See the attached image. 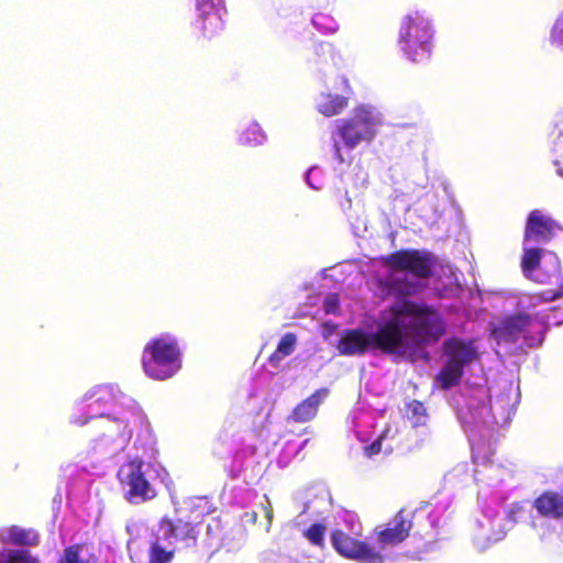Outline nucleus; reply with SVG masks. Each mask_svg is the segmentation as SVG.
<instances>
[{"instance_id": "nucleus-30", "label": "nucleus", "mask_w": 563, "mask_h": 563, "mask_svg": "<svg viewBox=\"0 0 563 563\" xmlns=\"http://www.w3.org/2000/svg\"><path fill=\"white\" fill-rule=\"evenodd\" d=\"M332 151H333L334 159L339 164H343L345 162V158L343 156L342 148L336 140H334V142H333Z\"/></svg>"}, {"instance_id": "nucleus-2", "label": "nucleus", "mask_w": 563, "mask_h": 563, "mask_svg": "<svg viewBox=\"0 0 563 563\" xmlns=\"http://www.w3.org/2000/svg\"><path fill=\"white\" fill-rule=\"evenodd\" d=\"M197 539L196 523L181 517L163 516L158 521V533L148 542L147 563H172L178 551L177 543L190 548L197 544Z\"/></svg>"}, {"instance_id": "nucleus-21", "label": "nucleus", "mask_w": 563, "mask_h": 563, "mask_svg": "<svg viewBox=\"0 0 563 563\" xmlns=\"http://www.w3.org/2000/svg\"><path fill=\"white\" fill-rule=\"evenodd\" d=\"M327 527L321 522H314L310 525L303 532L302 536L309 541V543L319 549H324L325 547V536Z\"/></svg>"}, {"instance_id": "nucleus-1", "label": "nucleus", "mask_w": 563, "mask_h": 563, "mask_svg": "<svg viewBox=\"0 0 563 563\" xmlns=\"http://www.w3.org/2000/svg\"><path fill=\"white\" fill-rule=\"evenodd\" d=\"M387 317L373 333L362 329L344 330L336 343L340 355H363L378 350L387 355L405 356L435 344L446 333V322L437 308L426 302L405 300L391 303Z\"/></svg>"}, {"instance_id": "nucleus-5", "label": "nucleus", "mask_w": 563, "mask_h": 563, "mask_svg": "<svg viewBox=\"0 0 563 563\" xmlns=\"http://www.w3.org/2000/svg\"><path fill=\"white\" fill-rule=\"evenodd\" d=\"M442 351L446 361L437 374L435 380L443 390H448L460 384L465 366L478 358V352L473 341H464L459 338L445 340Z\"/></svg>"}, {"instance_id": "nucleus-28", "label": "nucleus", "mask_w": 563, "mask_h": 563, "mask_svg": "<svg viewBox=\"0 0 563 563\" xmlns=\"http://www.w3.org/2000/svg\"><path fill=\"white\" fill-rule=\"evenodd\" d=\"M325 313H335L339 309V298L336 294H329L323 302Z\"/></svg>"}, {"instance_id": "nucleus-22", "label": "nucleus", "mask_w": 563, "mask_h": 563, "mask_svg": "<svg viewBox=\"0 0 563 563\" xmlns=\"http://www.w3.org/2000/svg\"><path fill=\"white\" fill-rule=\"evenodd\" d=\"M266 140L261 126L253 122L250 123L241 133L240 142L247 146H255L262 144Z\"/></svg>"}, {"instance_id": "nucleus-23", "label": "nucleus", "mask_w": 563, "mask_h": 563, "mask_svg": "<svg viewBox=\"0 0 563 563\" xmlns=\"http://www.w3.org/2000/svg\"><path fill=\"white\" fill-rule=\"evenodd\" d=\"M81 544L66 547L57 563H90L88 560L81 558Z\"/></svg>"}, {"instance_id": "nucleus-18", "label": "nucleus", "mask_w": 563, "mask_h": 563, "mask_svg": "<svg viewBox=\"0 0 563 563\" xmlns=\"http://www.w3.org/2000/svg\"><path fill=\"white\" fill-rule=\"evenodd\" d=\"M347 103L346 97L328 93L322 97L317 109L324 117H333L340 114L347 107Z\"/></svg>"}, {"instance_id": "nucleus-31", "label": "nucleus", "mask_w": 563, "mask_h": 563, "mask_svg": "<svg viewBox=\"0 0 563 563\" xmlns=\"http://www.w3.org/2000/svg\"><path fill=\"white\" fill-rule=\"evenodd\" d=\"M71 421L75 424L82 426L89 421V418H81L80 416H76Z\"/></svg>"}, {"instance_id": "nucleus-25", "label": "nucleus", "mask_w": 563, "mask_h": 563, "mask_svg": "<svg viewBox=\"0 0 563 563\" xmlns=\"http://www.w3.org/2000/svg\"><path fill=\"white\" fill-rule=\"evenodd\" d=\"M531 297L537 302L552 301V300L563 297V275H562L560 283L558 284L556 289L534 292Z\"/></svg>"}, {"instance_id": "nucleus-10", "label": "nucleus", "mask_w": 563, "mask_h": 563, "mask_svg": "<svg viewBox=\"0 0 563 563\" xmlns=\"http://www.w3.org/2000/svg\"><path fill=\"white\" fill-rule=\"evenodd\" d=\"M331 544L343 558L361 563H383L384 556L365 541L354 538L342 529L331 531Z\"/></svg>"}, {"instance_id": "nucleus-12", "label": "nucleus", "mask_w": 563, "mask_h": 563, "mask_svg": "<svg viewBox=\"0 0 563 563\" xmlns=\"http://www.w3.org/2000/svg\"><path fill=\"white\" fill-rule=\"evenodd\" d=\"M562 230L556 220L545 214L540 209H533L528 213L523 242L536 244H548L556 235L558 231Z\"/></svg>"}, {"instance_id": "nucleus-11", "label": "nucleus", "mask_w": 563, "mask_h": 563, "mask_svg": "<svg viewBox=\"0 0 563 563\" xmlns=\"http://www.w3.org/2000/svg\"><path fill=\"white\" fill-rule=\"evenodd\" d=\"M198 16L194 30L206 41L219 38L224 31L222 13L225 12L221 0H197Z\"/></svg>"}, {"instance_id": "nucleus-32", "label": "nucleus", "mask_w": 563, "mask_h": 563, "mask_svg": "<svg viewBox=\"0 0 563 563\" xmlns=\"http://www.w3.org/2000/svg\"><path fill=\"white\" fill-rule=\"evenodd\" d=\"M344 85L346 88H350L346 79H344Z\"/></svg>"}, {"instance_id": "nucleus-16", "label": "nucleus", "mask_w": 563, "mask_h": 563, "mask_svg": "<svg viewBox=\"0 0 563 563\" xmlns=\"http://www.w3.org/2000/svg\"><path fill=\"white\" fill-rule=\"evenodd\" d=\"M1 542L19 547H36L40 543V533L35 529L12 525L7 528Z\"/></svg>"}, {"instance_id": "nucleus-17", "label": "nucleus", "mask_w": 563, "mask_h": 563, "mask_svg": "<svg viewBox=\"0 0 563 563\" xmlns=\"http://www.w3.org/2000/svg\"><path fill=\"white\" fill-rule=\"evenodd\" d=\"M298 338L292 332L285 333L279 340L275 351L269 355L268 363L276 369L280 367L283 360L291 355L297 346Z\"/></svg>"}, {"instance_id": "nucleus-7", "label": "nucleus", "mask_w": 563, "mask_h": 563, "mask_svg": "<svg viewBox=\"0 0 563 563\" xmlns=\"http://www.w3.org/2000/svg\"><path fill=\"white\" fill-rule=\"evenodd\" d=\"M380 263L390 272L407 273L419 279H428L433 275L437 257L427 250L401 249L382 256Z\"/></svg>"}, {"instance_id": "nucleus-26", "label": "nucleus", "mask_w": 563, "mask_h": 563, "mask_svg": "<svg viewBox=\"0 0 563 563\" xmlns=\"http://www.w3.org/2000/svg\"><path fill=\"white\" fill-rule=\"evenodd\" d=\"M551 43L563 49V19H559L551 33Z\"/></svg>"}, {"instance_id": "nucleus-15", "label": "nucleus", "mask_w": 563, "mask_h": 563, "mask_svg": "<svg viewBox=\"0 0 563 563\" xmlns=\"http://www.w3.org/2000/svg\"><path fill=\"white\" fill-rule=\"evenodd\" d=\"M380 288L390 297L399 299L397 302L408 300L407 297L419 294L423 285L409 277H391L380 283Z\"/></svg>"}, {"instance_id": "nucleus-24", "label": "nucleus", "mask_w": 563, "mask_h": 563, "mask_svg": "<svg viewBox=\"0 0 563 563\" xmlns=\"http://www.w3.org/2000/svg\"><path fill=\"white\" fill-rule=\"evenodd\" d=\"M312 24L324 33H333L338 30V24L332 16L327 13H316L311 19Z\"/></svg>"}, {"instance_id": "nucleus-4", "label": "nucleus", "mask_w": 563, "mask_h": 563, "mask_svg": "<svg viewBox=\"0 0 563 563\" xmlns=\"http://www.w3.org/2000/svg\"><path fill=\"white\" fill-rule=\"evenodd\" d=\"M398 45L412 63H426L433 48L431 23L418 12L406 15L399 26Z\"/></svg>"}, {"instance_id": "nucleus-13", "label": "nucleus", "mask_w": 563, "mask_h": 563, "mask_svg": "<svg viewBox=\"0 0 563 563\" xmlns=\"http://www.w3.org/2000/svg\"><path fill=\"white\" fill-rule=\"evenodd\" d=\"M412 517L405 508L399 509L386 527L377 532V542L383 547L404 542L412 528Z\"/></svg>"}, {"instance_id": "nucleus-6", "label": "nucleus", "mask_w": 563, "mask_h": 563, "mask_svg": "<svg viewBox=\"0 0 563 563\" xmlns=\"http://www.w3.org/2000/svg\"><path fill=\"white\" fill-rule=\"evenodd\" d=\"M545 322L528 313H516L503 319L499 325L492 331L497 342L515 343L520 338L529 347L539 346L547 332Z\"/></svg>"}, {"instance_id": "nucleus-14", "label": "nucleus", "mask_w": 563, "mask_h": 563, "mask_svg": "<svg viewBox=\"0 0 563 563\" xmlns=\"http://www.w3.org/2000/svg\"><path fill=\"white\" fill-rule=\"evenodd\" d=\"M329 395L330 390L327 387L314 390L310 396L296 405L288 419L296 423H306L313 420L319 412L320 406Z\"/></svg>"}, {"instance_id": "nucleus-29", "label": "nucleus", "mask_w": 563, "mask_h": 563, "mask_svg": "<svg viewBox=\"0 0 563 563\" xmlns=\"http://www.w3.org/2000/svg\"><path fill=\"white\" fill-rule=\"evenodd\" d=\"M408 411L415 417L426 416V407L419 400H412L407 405Z\"/></svg>"}, {"instance_id": "nucleus-20", "label": "nucleus", "mask_w": 563, "mask_h": 563, "mask_svg": "<svg viewBox=\"0 0 563 563\" xmlns=\"http://www.w3.org/2000/svg\"><path fill=\"white\" fill-rule=\"evenodd\" d=\"M0 563H41V561L26 549H7L0 552Z\"/></svg>"}, {"instance_id": "nucleus-3", "label": "nucleus", "mask_w": 563, "mask_h": 563, "mask_svg": "<svg viewBox=\"0 0 563 563\" xmlns=\"http://www.w3.org/2000/svg\"><path fill=\"white\" fill-rule=\"evenodd\" d=\"M142 367L155 380L172 378L181 368V351L176 339L162 335L151 339L142 352Z\"/></svg>"}, {"instance_id": "nucleus-8", "label": "nucleus", "mask_w": 563, "mask_h": 563, "mask_svg": "<svg viewBox=\"0 0 563 563\" xmlns=\"http://www.w3.org/2000/svg\"><path fill=\"white\" fill-rule=\"evenodd\" d=\"M376 120L365 106L354 109L352 115L336 121V135L349 150H354L362 142H371L376 134Z\"/></svg>"}, {"instance_id": "nucleus-9", "label": "nucleus", "mask_w": 563, "mask_h": 563, "mask_svg": "<svg viewBox=\"0 0 563 563\" xmlns=\"http://www.w3.org/2000/svg\"><path fill=\"white\" fill-rule=\"evenodd\" d=\"M141 459L129 461L119 472L122 486L125 488V499L130 504L146 503L157 497V489L150 483L143 471Z\"/></svg>"}, {"instance_id": "nucleus-27", "label": "nucleus", "mask_w": 563, "mask_h": 563, "mask_svg": "<svg viewBox=\"0 0 563 563\" xmlns=\"http://www.w3.org/2000/svg\"><path fill=\"white\" fill-rule=\"evenodd\" d=\"M385 433H382L375 441H373L371 444L364 446V454L367 457H372L374 455H377L382 451V442L385 438Z\"/></svg>"}, {"instance_id": "nucleus-19", "label": "nucleus", "mask_w": 563, "mask_h": 563, "mask_svg": "<svg viewBox=\"0 0 563 563\" xmlns=\"http://www.w3.org/2000/svg\"><path fill=\"white\" fill-rule=\"evenodd\" d=\"M544 250L540 247H525L521 256L520 267L526 277L531 278L532 274L540 266Z\"/></svg>"}]
</instances>
